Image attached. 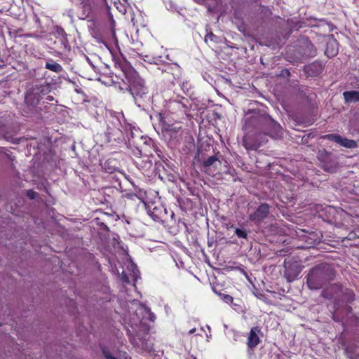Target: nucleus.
<instances>
[{
    "label": "nucleus",
    "mask_w": 359,
    "mask_h": 359,
    "mask_svg": "<svg viewBox=\"0 0 359 359\" xmlns=\"http://www.w3.org/2000/svg\"><path fill=\"white\" fill-rule=\"evenodd\" d=\"M118 66L125 77L123 81L128 83V90L133 97L135 103L138 107H140V104L137 103L138 100L144 99L148 93V89L145 86L144 80L128 62H120L118 64Z\"/></svg>",
    "instance_id": "1"
},
{
    "label": "nucleus",
    "mask_w": 359,
    "mask_h": 359,
    "mask_svg": "<svg viewBox=\"0 0 359 359\" xmlns=\"http://www.w3.org/2000/svg\"><path fill=\"white\" fill-rule=\"evenodd\" d=\"M326 280L323 269L321 266H316L311 270L306 283L311 290H318L324 285Z\"/></svg>",
    "instance_id": "2"
},
{
    "label": "nucleus",
    "mask_w": 359,
    "mask_h": 359,
    "mask_svg": "<svg viewBox=\"0 0 359 359\" xmlns=\"http://www.w3.org/2000/svg\"><path fill=\"white\" fill-rule=\"evenodd\" d=\"M326 138L336 142L337 144H339L341 147L348 149L355 148L358 145L355 141L348 140L337 134L327 135H326Z\"/></svg>",
    "instance_id": "3"
},
{
    "label": "nucleus",
    "mask_w": 359,
    "mask_h": 359,
    "mask_svg": "<svg viewBox=\"0 0 359 359\" xmlns=\"http://www.w3.org/2000/svg\"><path fill=\"white\" fill-rule=\"evenodd\" d=\"M259 332L260 330L257 327H254L250 330L247 342L248 352L250 354L252 353L253 348L260 342L259 337H258V333Z\"/></svg>",
    "instance_id": "4"
},
{
    "label": "nucleus",
    "mask_w": 359,
    "mask_h": 359,
    "mask_svg": "<svg viewBox=\"0 0 359 359\" xmlns=\"http://www.w3.org/2000/svg\"><path fill=\"white\" fill-rule=\"evenodd\" d=\"M269 212V205L266 203H263L259 205L254 213L250 215V219L255 222H260L267 217Z\"/></svg>",
    "instance_id": "5"
},
{
    "label": "nucleus",
    "mask_w": 359,
    "mask_h": 359,
    "mask_svg": "<svg viewBox=\"0 0 359 359\" xmlns=\"http://www.w3.org/2000/svg\"><path fill=\"white\" fill-rule=\"evenodd\" d=\"M285 276L290 282L293 281L299 276L301 271L300 267L295 266L294 269H293L291 264L287 262H285Z\"/></svg>",
    "instance_id": "6"
},
{
    "label": "nucleus",
    "mask_w": 359,
    "mask_h": 359,
    "mask_svg": "<svg viewBox=\"0 0 359 359\" xmlns=\"http://www.w3.org/2000/svg\"><path fill=\"white\" fill-rule=\"evenodd\" d=\"M338 52L337 43L336 41L332 40L327 43V49L325 53L328 57L334 56Z\"/></svg>",
    "instance_id": "7"
},
{
    "label": "nucleus",
    "mask_w": 359,
    "mask_h": 359,
    "mask_svg": "<svg viewBox=\"0 0 359 359\" xmlns=\"http://www.w3.org/2000/svg\"><path fill=\"white\" fill-rule=\"evenodd\" d=\"M344 97L347 102H355L359 101V91H346Z\"/></svg>",
    "instance_id": "8"
},
{
    "label": "nucleus",
    "mask_w": 359,
    "mask_h": 359,
    "mask_svg": "<svg viewBox=\"0 0 359 359\" xmlns=\"http://www.w3.org/2000/svg\"><path fill=\"white\" fill-rule=\"evenodd\" d=\"M128 271H130L129 275L133 280L136 281L139 277V271L137 269V266L133 263H130L128 266Z\"/></svg>",
    "instance_id": "9"
},
{
    "label": "nucleus",
    "mask_w": 359,
    "mask_h": 359,
    "mask_svg": "<svg viewBox=\"0 0 359 359\" xmlns=\"http://www.w3.org/2000/svg\"><path fill=\"white\" fill-rule=\"evenodd\" d=\"M273 131L270 133V135L273 138H280L282 136L283 131L280 126L278 123L273 124Z\"/></svg>",
    "instance_id": "10"
},
{
    "label": "nucleus",
    "mask_w": 359,
    "mask_h": 359,
    "mask_svg": "<svg viewBox=\"0 0 359 359\" xmlns=\"http://www.w3.org/2000/svg\"><path fill=\"white\" fill-rule=\"evenodd\" d=\"M132 304H133V305H139L138 310L140 311H144V312H146L147 313L149 314L151 320H154L155 316L151 312L149 309H148L147 307H146V306H143L142 304H140L139 302H137V301H133Z\"/></svg>",
    "instance_id": "11"
},
{
    "label": "nucleus",
    "mask_w": 359,
    "mask_h": 359,
    "mask_svg": "<svg viewBox=\"0 0 359 359\" xmlns=\"http://www.w3.org/2000/svg\"><path fill=\"white\" fill-rule=\"evenodd\" d=\"M46 67L48 69L52 70L55 72H60L62 71V68L60 65H59L57 62H47L46 64Z\"/></svg>",
    "instance_id": "12"
},
{
    "label": "nucleus",
    "mask_w": 359,
    "mask_h": 359,
    "mask_svg": "<svg viewBox=\"0 0 359 359\" xmlns=\"http://www.w3.org/2000/svg\"><path fill=\"white\" fill-rule=\"evenodd\" d=\"M236 235L240 238H247L248 233L244 229L236 228L235 229Z\"/></svg>",
    "instance_id": "13"
},
{
    "label": "nucleus",
    "mask_w": 359,
    "mask_h": 359,
    "mask_svg": "<svg viewBox=\"0 0 359 359\" xmlns=\"http://www.w3.org/2000/svg\"><path fill=\"white\" fill-rule=\"evenodd\" d=\"M220 298L226 304H232L233 303V297L229 294H223V293H217Z\"/></svg>",
    "instance_id": "14"
},
{
    "label": "nucleus",
    "mask_w": 359,
    "mask_h": 359,
    "mask_svg": "<svg viewBox=\"0 0 359 359\" xmlns=\"http://www.w3.org/2000/svg\"><path fill=\"white\" fill-rule=\"evenodd\" d=\"M217 161V158L215 156H210L206 161H204L205 167H210L212 165Z\"/></svg>",
    "instance_id": "15"
},
{
    "label": "nucleus",
    "mask_w": 359,
    "mask_h": 359,
    "mask_svg": "<svg viewBox=\"0 0 359 359\" xmlns=\"http://www.w3.org/2000/svg\"><path fill=\"white\" fill-rule=\"evenodd\" d=\"M215 37V35L212 32L208 33L205 36V42H208V41H214Z\"/></svg>",
    "instance_id": "16"
},
{
    "label": "nucleus",
    "mask_w": 359,
    "mask_h": 359,
    "mask_svg": "<svg viewBox=\"0 0 359 359\" xmlns=\"http://www.w3.org/2000/svg\"><path fill=\"white\" fill-rule=\"evenodd\" d=\"M122 279L126 283L130 282V278L128 276L127 272H126V271L122 272Z\"/></svg>",
    "instance_id": "17"
},
{
    "label": "nucleus",
    "mask_w": 359,
    "mask_h": 359,
    "mask_svg": "<svg viewBox=\"0 0 359 359\" xmlns=\"http://www.w3.org/2000/svg\"><path fill=\"white\" fill-rule=\"evenodd\" d=\"M27 196H29V198L34 199L36 196V193L32 190H29L27 191Z\"/></svg>",
    "instance_id": "18"
},
{
    "label": "nucleus",
    "mask_w": 359,
    "mask_h": 359,
    "mask_svg": "<svg viewBox=\"0 0 359 359\" xmlns=\"http://www.w3.org/2000/svg\"><path fill=\"white\" fill-rule=\"evenodd\" d=\"M231 332L233 334V339L234 341H237L238 337H239V334L236 332H235L234 330H231Z\"/></svg>",
    "instance_id": "19"
},
{
    "label": "nucleus",
    "mask_w": 359,
    "mask_h": 359,
    "mask_svg": "<svg viewBox=\"0 0 359 359\" xmlns=\"http://www.w3.org/2000/svg\"><path fill=\"white\" fill-rule=\"evenodd\" d=\"M111 34L113 36V38L114 39L115 43H116L117 42V39L116 37L115 33L114 32H112Z\"/></svg>",
    "instance_id": "20"
},
{
    "label": "nucleus",
    "mask_w": 359,
    "mask_h": 359,
    "mask_svg": "<svg viewBox=\"0 0 359 359\" xmlns=\"http://www.w3.org/2000/svg\"><path fill=\"white\" fill-rule=\"evenodd\" d=\"M195 331H196V329H195V328H193V329H191V330H189V334H194V333L195 332Z\"/></svg>",
    "instance_id": "21"
}]
</instances>
